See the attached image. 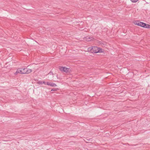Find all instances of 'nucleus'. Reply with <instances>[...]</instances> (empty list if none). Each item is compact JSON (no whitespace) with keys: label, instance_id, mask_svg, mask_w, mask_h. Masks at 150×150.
Masks as SVG:
<instances>
[{"label":"nucleus","instance_id":"obj_12","mask_svg":"<svg viewBox=\"0 0 150 150\" xmlns=\"http://www.w3.org/2000/svg\"><path fill=\"white\" fill-rule=\"evenodd\" d=\"M50 82H46V85H50Z\"/></svg>","mask_w":150,"mask_h":150},{"label":"nucleus","instance_id":"obj_13","mask_svg":"<svg viewBox=\"0 0 150 150\" xmlns=\"http://www.w3.org/2000/svg\"><path fill=\"white\" fill-rule=\"evenodd\" d=\"M43 84L44 83L46 85V82H45V81H42Z\"/></svg>","mask_w":150,"mask_h":150},{"label":"nucleus","instance_id":"obj_9","mask_svg":"<svg viewBox=\"0 0 150 150\" xmlns=\"http://www.w3.org/2000/svg\"><path fill=\"white\" fill-rule=\"evenodd\" d=\"M37 83L39 84H43L42 81H38L37 82Z\"/></svg>","mask_w":150,"mask_h":150},{"label":"nucleus","instance_id":"obj_10","mask_svg":"<svg viewBox=\"0 0 150 150\" xmlns=\"http://www.w3.org/2000/svg\"><path fill=\"white\" fill-rule=\"evenodd\" d=\"M133 2H136L138 0H130Z\"/></svg>","mask_w":150,"mask_h":150},{"label":"nucleus","instance_id":"obj_6","mask_svg":"<svg viewBox=\"0 0 150 150\" xmlns=\"http://www.w3.org/2000/svg\"><path fill=\"white\" fill-rule=\"evenodd\" d=\"M25 74H28L32 71L31 69L25 68Z\"/></svg>","mask_w":150,"mask_h":150},{"label":"nucleus","instance_id":"obj_8","mask_svg":"<svg viewBox=\"0 0 150 150\" xmlns=\"http://www.w3.org/2000/svg\"><path fill=\"white\" fill-rule=\"evenodd\" d=\"M140 21H135L134 22V24L136 25H138V26L139 25V24Z\"/></svg>","mask_w":150,"mask_h":150},{"label":"nucleus","instance_id":"obj_4","mask_svg":"<svg viewBox=\"0 0 150 150\" xmlns=\"http://www.w3.org/2000/svg\"><path fill=\"white\" fill-rule=\"evenodd\" d=\"M139 25L141 27L146 28H150V25L149 24H146L140 21Z\"/></svg>","mask_w":150,"mask_h":150},{"label":"nucleus","instance_id":"obj_11","mask_svg":"<svg viewBox=\"0 0 150 150\" xmlns=\"http://www.w3.org/2000/svg\"><path fill=\"white\" fill-rule=\"evenodd\" d=\"M57 89L56 88H53L51 90V91H57Z\"/></svg>","mask_w":150,"mask_h":150},{"label":"nucleus","instance_id":"obj_5","mask_svg":"<svg viewBox=\"0 0 150 150\" xmlns=\"http://www.w3.org/2000/svg\"><path fill=\"white\" fill-rule=\"evenodd\" d=\"M59 69L61 71H64L66 73L69 72V68H67L66 67H60Z\"/></svg>","mask_w":150,"mask_h":150},{"label":"nucleus","instance_id":"obj_1","mask_svg":"<svg viewBox=\"0 0 150 150\" xmlns=\"http://www.w3.org/2000/svg\"><path fill=\"white\" fill-rule=\"evenodd\" d=\"M87 51L90 52L92 53H97L103 52L102 49L97 47L94 46L88 47Z\"/></svg>","mask_w":150,"mask_h":150},{"label":"nucleus","instance_id":"obj_2","mask_svg":"<svg viewBox=\"0 0 150 150\" xmlns=\"http://www.w3.org/2000/svg\"><path fill=\"white\" fill-rule=\"evenodd\" d=\"M47 76L48 79L51 81L53 80L55 81L54 80L55 79H54V76H55L57 77V78L58 79L57 75L55 74H53L52 71H51L49 73L47 74Z\"/></svg>","mask_w":150,"mask_h":150},{"label":"nucleus","instance_id":"obj_3","mask_svg":"<svg viewBox=\"0 0 150 150\" xmlns=\"http://www.w3.org/2000/svg\"><path fill=\"white\" fill-rule=\"evenodd\" d=\"M25 68H18L16 72L14 73L15 75H16L18 73H20L22 74H25Z\"/></svg>","mask_w":150,"mask_h":150},{"label":"nucleus","instance_id":"obj_7","mask_svg":"<svg viewBox=\"0 0 150 150\" xmlns=\"http://www.w3.org/2000/svg\"><path fill=\"white\" fill-rule=\"evenodd\" d=\"M49 86L52 87H56L57 86V85L56 84L52 82H50Z\"/></svg>","mask_w":150,"mask_h":150}]
</instances>
